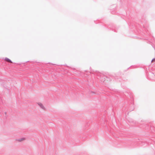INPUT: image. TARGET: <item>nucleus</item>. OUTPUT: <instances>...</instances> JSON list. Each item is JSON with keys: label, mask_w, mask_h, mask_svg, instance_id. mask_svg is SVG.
Wrapping results in <instances>:
<instances>
[{"label": "nucleus", "mask_w": 155, "mask_h": 155, "mask_svg": "<svg viewBox=\"0 0 155 155\" xmlns=\"http://www.w3.org/2000/svg\"><path fill=\"white\" fill-rule=\"evenodd\" d=\"M38 105L40 107H41V108L42 109H44V107L43 105V104L41 103H38Z\"/></svg>", "instance_id": "obj_1"}, {"label": "nucleus", "mask_w": 155, "mask_h": 155, "mask_svg": "<svg viewBox=\"0 0 155 155\" xmlns=\"http://www.w3.org/2000/svg\"><path fill=\"white\" fill-rule=\"evenodd\" d=\"M5 61H7V62H8L11 63H12L11 61L8 58H5Z\"/></svg>", "instance_id": "obj_2"}, {"label": "nucleus", "mask_w": 155, "mask_h": 155, "mask_svg": "<svg viewBox=\"0 0 155 155\" xmlns=\"http://www.w3.org/2000/svg\"><path fill=\"white\" fill-rule=\"evenodd\" d=\"M25 140V138H21V139H19L18 140V141H19V142H21V141H23V140Z\"/></svg>", "instance_id": "obj_3"}, {"label": "nucleus", "mask_w": 155, "mask_h": 155, "mask_svg": "<svg viewBox=\"0 0 155 155\" xmlns=\"http://www.w3.org/2000/svg\"><path fill=\"white\" fill-rule=\"evenodd\" d=\"M155 61V58L153 59L151 61L152 62H153Z\"/></svg>", "instance_id": "obj_4"}]
</instances>
